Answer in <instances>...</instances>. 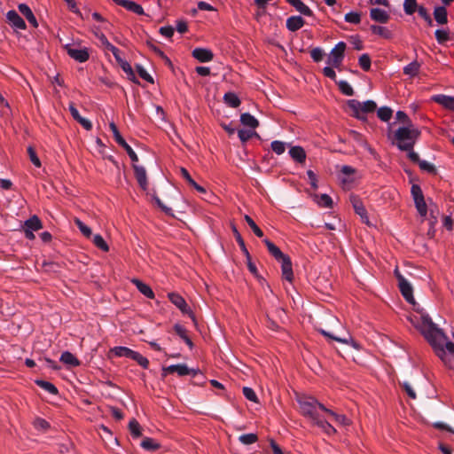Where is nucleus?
Returning a JSON list of instances; mask_svg holds the SVG:
<instances>
[{"instance_id": "nucleus-1", "label": "nucleus", "mask_w": 454, "mask_h": 454, "mask_svg": "<svg viewBox=\"0 0 454 454\" xmlns=\"http://www.w3.org/2000/svg\"><path fill=\"white\" fill-rule=\"evenodd\" d=\"M408 319L422 333L441 360L447 364L449 356H454V343L449 340L444 332L424 312L411 314Z\"/></svg>"}, {"instance_id": "nucleus-2", "label": "nucleus", "mask_w": 454, "mask_h": 454, "mask_svg": "<svg viewBox=\"0 0 454 454\" xmlns=\"http://www.w3.org/2000/svg\"><path fill=\"white\" fill-rule=\"evenodd\" d=\"M301 412L307 417L311 422L318 427L324 433L328 435L334 434L336 429L325 419L320 417L318 411H326L327 408L317 402L314 397L304 396L298 399Z\"/></svg>"}, {"instance_id": "nucleus-3", "label": "nucleus", "mask_w": 454, "mask_h": 454, "mask_svg": "<svg viewBox=\"0 0 454 454\" xmlns=\"http://www.w3.org/2000/svg\"><path fill=\"white\" fill-rule=\"evenodd\" d=\"M420 132L411 124L400 127L394 134V144L401 151H410L413 148Z\"/></svg>"}, {"instance_id": "nucleus-4", "label": "nucleus", "mask_w": 454, "mask_h": 454, "mask_svg": "<svg viewBox=\"0 0 454 454\" xmlns=\"http://www.w3.org/2000/svg\"><path fill=\"white\" fill-rule=\"evenodd\" d=\"M359 178L357 170L348 165L341 166L338 174V180L344 190H350Z\"/></svg>"}, {"instance_id": "nucleus-5", "label": "nucleus", "mask_w": 454, "mask_h": 454, "mask_svg": "<svg viewBox=\"0 0 454 454\" xmlns=\"http://www.w3.org/2000/svg\"><path fill=\"white\" fill-rule=\"evenodd\" d=\"M68 56L79 63L86 62L90 58V50L87 47H78L74 43L65 45Z\"/></svg>"}, {"instance_id": "nucleus-6", "label": "nucleus", "mask_w": 454, "mask_h": 454, "mask_svg": "<svg viewBox=\"0 0 454 454\" xmlns=\"http://www.w3.org/2000/svg\"><path fill=\"white\" fill-rule=\"evenodd\" d=\"M411 193L415 203L418 213L425 217L427 214V206L424 199L421 188L418 184H412Z\"/></svg>"}, {"instance_id": "nucleus-7", "label": "nucleus", "mask_w": 454, "mask_h": 454, "mask_svg": "<svg viewBox=\"0 0 454 454\" xmlns=\"http://www.w3.org/2000/svg\"><path fill=\"white\" fill-rule=\"evenodd\" d=\"M346 50V43L344 42L338 43L334 48L330 51L327 58V64L335 68L340 67L344 59V52Z\"/></svg>"}, {"instance_id": "nucleus-8", "label": "nucleus", "mask_w": 454, "mask_h": 454, "mask_svg": "<svg viewBox=\"0 0 454 454\" xmlns=\"http://www.w3.org/2000/svg\"><path fill=\"white\" fill-rule=\"evenodd\" d=\"M169 301L180 309L183 314L188 315L192 320H195L194 315L188 306L185 300L177 293H169L168 294Z\"/></svg>"}, {"instance_id": "nucleus-9", "label": "nucleus", "mask_w": 454, "mask_h": 454, "mask_svg": "<svg viewBox=\"0 0 454 454\" xmlns=\"http://www.w3.org/2000/svg\"><path fill=\"white\" fill-rule=\"evenodd\" d=\"M199 370L190 369L184 364H172L162 369V376L166 377L168 373H177L179 376H185L189 374L195 375L199 372Z\"/></svg>"}, {"instance_id": "nucleus-10", "label": "nucleus", "mask_w": 454, "mask_h": 454, "mask_svg": "<svg viewBox=\"0 0 454 454\" xmlns=\"http://www.w3.org/2000/svg\"><path fill=\"white\" fill-rule=\"evenodd\" d=\"M397 278L403 296L409 303L414 304L415 300L411 285L403 276L398 275Z\"/></svg>"}, {"instance_id": "nucleus-11", "label": "nucleus", "mask_w": 454, "mask_h": 454, "mask_svg": "<svg viewBox=\"0 0 454 454\" xmlns=\"http://www.w3.org/2000/svg\"><path fill=\"white\" fill-rule=\"evenodd\" d=\"M350 202L353 206L355 212L361 217L362 222L368 224L369 217L367 215L366 209H365L363 202L361 201V200L356 195H351Z\"/></svg>"}, {"instance_id": "nucleus-12", "label": "nucleus", "mask_w": 454, "mask_h": 454, "mask_svg": "<svg viewBox=\"0 0 454 454\" xmlns=\"http://www.w3.org/2000/svg\"><path fill=\"white\" fill-rule=\"evenodd\" d=\"M6 19L9 24L15 29H26V23L23 19L14 10L9 11L6 13Z\"/></svg>"}, {"instance_id": "nucleus-13", "label": "nucleus", "mask_w": 454, "mask_h": 454, "mask_svg": "<svg viewBox=\"0 0 454 454\" xmlns=\"http://www.w3.org/2000/svg\"><path fill=\"white\" fill-rule=\"evenodd\" d=\"M281 262L282 275L285 279L291 282L294 278V272L292 268V262L288 255H285L283 258L278 260Z\"/></svg>"}, {"instance_id": "nucleus-14", "label": "nucleus", "mask_w": 454, "mask_h": 454, "mask_svg": "<svg viewBox=\"0 0 454 454\" xmlns=\"http://www.w3.org/2000/svg\"><path fill=\"white\" fill-rule=\"evenodd\" d=\"M114 2L116 4H118L120 6H122L126 10H128L129 12H132L137 14V15H143L145 13L143 7L140 4H138L136 2H134V1H131V0H114Z\"/></svg>"}, {"instance_id": "nucleus-15", "label": "nucleus", "mask_w": 454, "mask_h": 454, "mask_svg": "<svg viewBox=\"0 0 454 454\" xmlns=\"http://www.w3.org/2000/svg\"><path fill=\"white\" fill-rule=\"evenodd\" d=\"M136 179L140 187L145 191L148 187L147 175L144 167L133 164Z\"/></svg>"}, {"instance_id": "nucleus-16", "label": "nucleus", "mask_w": 454, "mask_h": 454, "mask_svg": "<svg viewBox=\"0 0 454 454\" xmlns=\"http://www.w3.org/2000/svg\"><path fill=\"white\" fill-rule=\"evenodd\" d=\"M192 54L200 62H209L214 58L212 51L206 48H195Z\"/></svg>"}, {"instance_id": "nucleus-17", "label": "nucleus", "mask_w": 454, "mask_h": 454, "mask_svg": "<svg viewBox=\"0 0 454 454\" xmlns=\"http://www.w3.org/2000/svg\"><path fill=\"white\" fill-rule=\"evenodd\" d=\"M432 100L449 110L454 111V97L438 94L434 95Z\"/></svg>"}, {"instance_id": "nucleus-18", "label": "nucleus", "mask_w": 454, "mask_h": 454, "mask_svg": "<svg viewBox=\"0 0 454 454\" xmlns=\"http://www.w3.org/2000/svg\"><path fill=\"white\" fill-rule=\"evenodd\" d=\"M69 111H70L72 117L77 122H79L86 130H90L92 129L91 122L89 120H87L80 115V114H79L78 110L76 109V107L74 106V103L69 104Z\"/></svg>"}, {"instance_id": "nucleus-19", "label": "nucleus", "mask_w": 454, "mask_h": 454, "mask_svg": "<svg viewBox=\"0 0 454 454\" xmlns=\"http://www.w3.org/2000/svg\"><path fill=\"white\" fill-rule=\"evenodd\" d=\"M370 17L372 20L380 23H387L390 19L389 13L380 8L371 9Z\"/></svg>"}, {"instance_id": "nucleus-20", "label": "nucleus", "mask_w": 454, "mask_h": 454, "mask_svg": "<svg viewBox=\"0 0 454 454\" xmlns=\"http://www.w3.org/2000/svg\"><path fill=\"white\" fill-rule=\"evenodd\" d=\"M18 9L20 13L27 20V21L34 27H37L38 23L30 7L26 4H20Z\"/></svg>"}, {"instance_id": "nucleus-21", "label": "nucleus", "mask_w": 454, "mask_h": 454, "mask_svg": "<svg viewBox=\"0 0 454 454\" xmlns=\"http://www.w3.org/2000/svg\"><path fill=\"white\" fill-rule=\"evenodd\" d=\"M289 155L298 163H304L306 160V153L304 149L299 145L291 146L289 149Z\"/></svg>"}, {"instance_id": "nucleus-22", "label": "nucleus", "mask_w": 454, "mask_h": 454, "mask_svg": "<svg viewBox=\"0 0 454 454\" xmlns=\"http://www.w3.org/2000/svg\"><path fill=\"white\" fill-rule=\"evenodd\" d=\"M131 283L136 286L138 291L149 299L154 298V293L152 288L137 278H132Z\"/></svg>"}, {"instance_id": "nucleus-23", "label": "nucleus", "mask_w": 454, "mask_h": 454, "mask_svg": "<svg viewBox=\"0 0 454 454\" xmlns=\"http://www.w3.org/2000/svg\"><path fill=\"white\" fill-rule=\"evenodd\" d=\"M304 25V20L301 16H291L286 20V27L294 32L299 30Z\"/></svg>"}, {"instance_id": "nucleus-24", "label": "nucleus", "mask_w": 454, "mask_h": 454, "mask_svg": "<svg viewBox=\"0 0 454 454\" xmlns=\"http://www.w3.org/2000/svg\"><path fill=\"white\" fill-rule=\"evenodd\" d=\"M59 360L70 367H77L80 365V361L69 351L63 352Z\"/></svg>"}, {"instance_id": "nucleus-25", "label": "nucleus", "mask_w": 454, "mask_h": 454, "mask_svg": "<svg viewBox=\"0 0 454 454\" xmlns=\"http://www.w3.org/2000/svg\"><path fill=\"white\" fill-rule=\"evenodd\" d=\"M292 6H294L297 12L300 13L305 15V16H311L312 11L310 8L306 5L301 0H286Z\"/></svg>"}, {"instance_id": "nucleus-26", "label": "nucleus", "mask_w": 454, "mask_h": 454, "mask_svg": "<svg viewBox=\"0 0 454 454\" xmlns=\"http://www.w3.org/2000/svg\"><path fill=\"white\" fill-rule=\"evenodd\" d=\"M434 17L435 21L440 25H444L448 22L447 10L443 6L435 7L434 10Z\"/></svg>"}, {"instance_id": "nucleus-27", "label": "nucleus", "mask_w": 454, "mask_h": 454, "mask_svg": "<svg viewBox=\"0 0 454 454\" xmlns=\"http://www.w3.org/2000/svg\"><path fill=\"white\" fill-rule=\"evenodd\" d=\"M134 352H135L134 350H132L127 347H121V346L114 347L110 349V353L115 356L129 357L130 359L132 358Z\"/></svg>"}, {"instance_id": "nucleus-28", "label": "nucleus", "mask_w": 454, "mask_h": 454, "mask_svg": "<svg viewBox=\"0 0 454 454\" xmlns=\"http://www.w3.org/2000/svg\"><path fill=\"white\" fill-rule=\"evenodd\" d=\"M319 332L324 336L333 339L340 343L348 344L350 341H352V338L350 337V335L348 333H347L344 336H338V335H335L333 333L325 331L324 329H319Z\"/></svg>"}, {"instance_id": "nucleus-29", "label": "nucleus", "mask_w": 454, "mask_h": 454, "mask_svg": "<svg viewBox=\"0 0 454 454\" xmlns=\"http://www.w3.org/2000/svg\"><path fill=\"white\" fill-rule=\"evenodd\" d=\"M42 228V222L36 215H33L32 217L27 219L24 223V229L26 230H31L33 231H35Z\"/></svg>"}, {"instance_id": "nucleus-30", "label": "nucleus", "mask_w": 454, "mask_h": 454, "mask_svg": "<svg viewBox=\"0 0 454 454\" xmlns=\"http://www.w3.org/2000/svg\"><path fill=\"white\" fill-rule=\"evenodd\" d=\"M419 69L420 64L418 61H412L403 67V74L413 78L418 75Z\"/></svg>"}, {"instance_id": "nucleus-31", "label": "nucleus", "mask_w": 454, "mask_h": 454, "mask_svg": "<svg viewBox=\"0 0 454 454\" xmlns=\"http://www.w3.org/2000/svg\"><path fill=\"white\" fill-rule=\"evenodd\" d=\"M264 244L266 245L269 252L275 257L276 260H280L281 258H283L286 254H284L281 250L274 244L272 243L270 240L269 239H264L263 240Z\"/></svg>"}, {"instance_id": "nucleus-32", "label": "nucleus", "mask_w": 454, "mask_h": 454, "mask_svg": "<svg viewBox=\"0 0 454 454\" xmlns=\"http://www.w3.org/2000/svg\"><path fill=\"white\" fill-rule=\"evenodd\" d=\"M325 413L332 416L333 418L334 421L340 426L347 427V426H349L351 423V421L345 415L337 414L334 411H333L332 410L327 409Z\"/></svg>"}, {"instance_id": "nucleus-33", "label": "nucleus", "mask_w": 454, "mask_h": 454, "mask_svg": "<svg viewBox=\"0 0 454 454\" xmlns=\"http://www.w3.org/2000/svg\"><path fill=\"white\" fill-rule=\"evenodd\" d=\"M240 121L244 126H247L251 129H255L259 122L258 121L250 114H242L240 116Z\"/></svg>"}, {"instance_id": "nucleus-34", "label": "nucleus", "mask_w": 454, "mask_h": 454, "mask_svg": "<svg viewBox=\"0 0 454 454\" xmlns=\"http://www.w3.org/2000/svg\"><path fill=\"white\" fill-rule=\"evenodd\" d=\"M316 202L323 207L332 208L333 207V200L328 194H321L315 196Z\"/></svg>"}, {"instance_id": "nucleus-35", "label": "nucleus", "mask_w": 454, "mask_h": 454, "mask_svg": "<svg viewBox=\"0 0 454 454\" xmlns=\"http://www.w3.org/2000/svg\"><path fill=\"white\" fill-rule=\"evenodd\" d=\"M370 29L372 34L380 35L383 38L388 39L391 37V32L385 27L378 26V25H372L370 27Z\"/></svg>"}, {"instance_id": "nucleus-36", "label": "nucleus", "mask_w": 454, "mask_h": 454, "mask_svg": "<svg viewBox=\"0 0 454 454\" xmlns=\"http://www.w3.org/2000/svg\"><path fill=\"white\" fill-rule=\"evenodd\" d=\"M141 447L146 450L153 451L160 449V445L154 439L150 437H145L141 442Z\"/></svg>"}, {"instance_id": "nucleus-37", "label": "nucleus", "mask_w": 454, "mask_h": 454, "mask_svg": "<svg viewBox=\"0 0 454 454\" xmlns=\"http://www.w3.org/2000/svg\"><path fill=\"white\" fill-rule=\"evenodd\" d=\"M224 102L231 107H238L240 105V100L238 96L233 92L225 93L223 96Z\"/></svg>"}, {"instance_id": "nucleus-38", "label": "nucleus", "mask_w": 454, "mask_h": 454, "mask_svg": "<svg viewBox=\"0 0 454 454\" xmlns=\"http://www.w3.org/2000/svg\"><path fill=\"white\" fill-rule=\"evenodd\" d=\"M123 70V72L127 74L128 78L132 82H137L136 75L131 66L123 59L118 62Z\"/></svg>"}, {"instance_id": "nucleus-39", "label": "nucleus", "mask_w": 454, "mask_h": 454, "mask_svg": "<svg viewBox=\"0 0 454 454\" xmlns=\"http://www.w3.org/2000/svg\"><path fill=\"white\" fill-rule=\"evenodd\" d=\"M35 384L44 389L45 391L49 392L51 395H57L58 389L57 387L51 384L49 381L42 380H36Z\"/></svg>"}, {"instance_id": "nucleus-40", "label": "nucleus", "mask_w": 454, "mask_h": 454, "mask_svg": "<svg viewBox=\"0 0 454 454\" xmlns=\"http://www.w3.org/2000/svg\"><path fill=\"white\" fill-rule=\"evenodd\" d=\"M93 244L99 249H101L104 252L109 251V247L107 243L105 241L103 237L100 234H96L93 236Z\"/></svg>"}, {"instance_id": "nucleus-41", "label": "nucleus", "mask_w": 454, "mask_h": 454, "mask_svg": "<svg viewBox=\"0 0 454 454\" xmlns=\"http://www.w3.org/2000/svg\"><path fill=\"white\" fill-rule=\"evenodd\" d=\"M348 106L350 107V109L353 110L355 115L357 118H359V119L364 118V116L362 115V103L361 102L355 100V99L349 100Z\"/></svg>"}, {"instance_id": "nucleus-42", "label": "nucleus", "mask_w": 454, "mask_h": 454, "mask_svg": "<svg viewBox=\"0 0 454 454\" xmlns=\"http://www.w3.org/2000/svg\"><path fill=\"white\" fill-rule=\"evenodd\" d=\"M239 442L244 445H250L257 442L258 436L256 434H245L239 437Z\"/></svg>"}, {"instance_id": "nucleus-43", "label": "nucleus", "mask_w": 454, "mask_h": 454, "mask_svg": "<svg viewBox=\"0 0 454 454\" xmlns=\"http://www.w3.org/2000/svg\"><path fill=\"white\" fill-rule=\"evenodd\" d=\"M434 35L436 41L441 44L450 40V33L448 29H437Z\"/></svg>"}, {"instance_id": "nucleus-44", "label": "nucleus", "mask_w": 454, "mask_h": 454, "mask_svg": "<svg viewBox=\"0 0 454 454\" xmlns=\"http://www.w3.org/2000/svg\"><path fill=\"white\" fill-rule=\"evenodd\" d=\"M392 110L387 106L379 108L377 112L378 117L383 121H389L392 117Z\"/></svg>"}, {"instance_id": "nucleus-45", "label": "nucleus", "mask_w": 454, "mask_h": 454, "mask_svg": "<svg viewBox=\"0 0 454 454\" xmlns=\"http://www.w3.org/2000/svg\"><path fill=\"white\" fill-rule=\"evenodd\" d=\"M418 9V4L416 0H404L403 3V10L406 14L411 15Z\"/></svg>"}, {"instance_id": "nucleus-46", "label": "nucleus", "mask_w": 454, "mask_h": 454, "mask_svg": "<svg viewBox=\"0 0 454 454\" xmlns=\"http://www.w3.org/2000/svg\"><path fill=\"white\" fill-rule=\"evenodd\" d=\"M245 221L247 223L249 227L252 229L254 233L259 237L262 238L263 236L262 231L257 226V224L254 223V221L247 215L244 216Z\"/></svg>"}, {"instance_id": "nucleus-47", "label": "nucleus", "mask_w": 454, "mask_h": 454, "mask_svg": "<svg viewBox=\"0 0 454 454\" xmlns=\"http://www.w3.org/2000/svg\"><path fill=\"white\" fill-rule=\"evenodd\" d=\"M74 223L86 238H90L92 234L91 230L89 226H87L83 222H82L79 218L74 219Z\"/></svg>"}, {"instance_id": "nucleus-48", "label": "nucleus", "mask_w": 454, "mask_h": 454, "mask_svg": "<svg viewBox=\"0 0 454 454\" xmlns=\"http://www.w3.org/2000/svg\"><path fill=\"white\" fill-rule=\"evenodd\" d=\"M109 127H110V129L112 130L113 132V135H114V137L116 141V143L119 145H122L123 144L126 143V141L124 140V138L121 137V133L119 132L118 129H117V126L115 125L114 122H110L109 124Z\"/></svg>"}, {"instance_id": "nucleus-49", "label": "nucleus", "mask_w": 454, "mask_h": 454, "mask_svg": "<svg viewBox=\"0 0 454 454\" xmlns=\"http://www.w3.org/2000/svg\"><path fill=\"white\" fill-rule=\"evenodd\" d=\"M340 90L346 96H352L354 94L353 88L346 81H340L337 82Z\"/></svg>"}, {"instance_id": "nucleus-50", "label": "nucleus", "mask_w": 454, "mask_h": 454, "mask_svg": "<svg viewBox=\"0 0 454 454\" xmlns=\"http://www.w3.org/2000/svg\"><path fill=\"white\" fill-rule=\"evenodd\" d=\"M286 143L278 140L271 142L270 145L272 151L278 155L284 153V152L286 151Z\"/></svg>"}, {"instance_id": "nucleus-51", "label": "nucleus", "mask_w": 454, "mask_h": 454, "mask_svg": "<svg viewBox=\"0 0 454 454\" xmlns=\"http://www.w3.org/2000/svg\"><path fill=\"white\" fill-rule=\"evenodd\" d=\"M136 361L140 366L146 369L149 366V361L146 357L143 356L140 353L135 351L131 358Z\"/></svg>"}, {"instance_id": "nucleus-52", "label": "nucleus", "mask_w": 454, "mask_h": 454, "mask_svg": "<svg viewBox=\"0 0 454 454\" xmlns=\"http://www.w3.org/2000/svg\"><path fill=\"white\" fill-rule=\"evenodd\" d=\"M136 361L140 366L146 369L149 366V361L146 357L143 356L140 353L135 351L131 358Z\"/></svg>"}, {"instance_id": "nucleus-53", "label": "nucleus", "mask_w": 454, "mask_h": 454, "mask_svg": "<svg viewBox=\"0 0 454 454\" xmlns=\"http://www.w3.org/2000/svg\"><path fill=\"white\" fill-rule=\"evenodd\" d=\"M345 21L352 24H359L361 21V15L356 12H350L345 15Z\"/></svg>"}, {"instance_id": "nucleus-54", "label": "nucleus", "mask_w": 454, "mask_h": 454, "mask_svg": "<svg viewBox=\"0 0 454 454\" xmlns=\"http://www.w3.org/2000/svg\"><path fill=\"white\" fill-rule=\"evenodd\" d=\"M243 395H245V397L253 402V403H258V397H257V395L255 394V392L254 391V389H252L251 387H243Z\"/></svg>"}, {"instance_id": "nucleus-55", "label": "nucleus", "mask_w": 454, "mask_h": 454, "mask_svg": "<svg viewBox=\"0 0 454 454\" xmlns=\"http://www.w3.org/2000/svg\"><path fill=\"white\" fill-rule=\"evenodd\" d=\"M129 428L133 436L138 437L141 435L140 425L136 419H131L129 421Z\"/></svg>"}, {"instance_id": "nucleus-56", "label": "nucleus", "mask_w": 454, "mask_h": 454, "mask_svg": "<svg viewBox=\"0 0 454 454\" xmlns=\"http://www.w3.org/2000/svg\"><path fill=\"white\" fill-rule=\"evenodd\" d=\"M376 109V104L372 100H368L362 103V115L364 116L365 114L372 113Z\"/></svg>"}, {"instance_id": "nucleus-57", "label": "nucleus", "mask_w": 454, "mask_h": 454, "mask_svg": "<svg viewBox=\"0 0 454 454\" xmlns=\"http://www.w3.org/2000/svg\"><path fill=\"white\" fill-rule=\"evenodd\" d=\"M91 17L94 20H96L97 22H99L101 25L99 27H102V28L104 30H108L109 29V22H107L104 17L101 16V14H99L98 12H93L91 14Z\"/></svg>"}, {"instance_id": "nucleus-58", "label": "nucleus", "mask_w": 454, "mask_h": 454, "mask_svg": "<svg viewBox=\"0 0 454 454\" xmlns=\"http://www.w3.org/2000/svg\"><path fill=\"white\" fill-rule=\"evenodd\" d=\"M359 65L362 69L368 71L371 67V59L367 54H363L359 58Z\"/></svg>"}, {"instance_id": "nucleus-59", "label": "nucleus", "mask_w": 454, "mask_h": 454, "mask_svg": "<svg viewBox=\"0 0 454 454\" xmlns=\"http://www.w3.org/2000/svg\"><path fill=\"white\" fill-rule=\"evenodd\" d=\"M121 146L125 149V151L129 154L130 160H132L133 164H137V162L138 161V157H137V153L134 152V150L130 147V145H128L126 142L125 144H123Z\"/></svg>"}, {"instance_id": "nucleus-60", "label": "nucleus", "mask_w": 454, "mask_h": 454, "mask_svg": "<svg viewBox=\"0 0 454 454\" xmlns=\"http://www.w3.org/2000/svg\"><path fill=\"white\" fill-rule=\"evenodd\" d=\"M137 70L141 78H143L144 80H145L151 83H153V77L147 73V71L141 65L137 66Z\"/></svg>"}, {"instance_id": "nucleus-61", "label": "nucleus", "mask_w": 454, "mask_h": 454, "mask_svg": "<svg viewBox=\"0 0 454 454\" xmlns=\"http://www.w3.org/2000/svg\"><path fill=\"white\" fill-rule=\"evenodd\" d=\"M232 229H233V232H234L235 238L237 239V242L240 246L242 251L248 256L249 255L248 251L245 246V242H244L240 233L238 231V230L236 229L235 226H233Z\"/></svg>"}, {"instance_id": "nucleus-62", "label": "nucleus", "mask_w": 454, "mask_h": 454, "mask_svg": "<svg viewBox=\"0 0 454 454\" xmlns=\"http://www.w3.org/2000/svg\"><path fill=\"white\" fill-rule=\"evenodd\" d=\"M33 425L35 428L38 430H46L49 427V423L41 418H37L34 420Z\"/></svg>"}, {"instance_id": "nucleus-63", "label": "nucleus", "mask_w": 454, "mask_h": 454, "mask_svg": "<svg viewBox=\"0 0 454 454\" xmlns=\"http://www.w3.org/2000/svg\"><path fill=\"white\" fill-rule=\"evenodd\" d=\"M27 153L30 158L31 162L37 168L41 167V161L37 157L35 150L32 147H28Z\"/></svg>"}, {"instance_id": "nucleus-64", "label": "nucleus", "mask_w": 454, "mask_h": 454, "mask_svg": "<svg viewBox=\"0 0 454 454\" xmlns=\"http://www.w3.org/2000/svg\"><path fill=\"white\" fill-rule=\"evenodd\" d=\"M310 56L315 62H318V61L322 60L324 52H323L322 49H320V48H314L310 51Z\"/></svg>"}]
</instances>
